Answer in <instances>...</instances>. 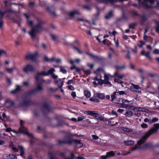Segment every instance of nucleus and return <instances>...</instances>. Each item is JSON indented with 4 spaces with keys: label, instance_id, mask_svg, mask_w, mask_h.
<instances>
[{
    "label": "nucleus",
    "instance_id": "1",
    "mask_svg": "<svg viewBox=\"0 0 159 159\" xmlns=\"http://www.w3.org/2000/svg\"><path fill=\"white\" fill-rule=\"evenodd\" d=\"M24 15L27 19V24H29L31 28V30L29 31V34L32 38H34L36 37L37 33L40 30H44L43 25L45 23V22L41 19L37 18L36 19L37 23L34 26L33 21L29 20L30 16L26 13H24Z\"/></svg>",
    "mask_w": 159,
    "mask_h": 159
},
{
    "label": "nucleus",
    "instance_id": "2",
    "mask_svg": "<svg viewBox=\"0 0 159 159\" xmlns=\"http://www.w3.org/2000/svg\"><path fill=\"white\" fill-rule=\"evenodd\" d=\"M154 127L152 128L147 132L144 133L142 136L141 138L139 140L137 143L138 149H145L151 146L149 143H146L143 144L147 139L152 134L156 132L159 129V124H153Z\"/></svg>",
    "mask_w": 159,
    "mask_h": 159
},
{
    "label": "nucleus",
    "instance_id": "3",
    "mask_svg": "<svg viewBox=\"0 0 159 159\" xmlns=\"http://www.w3.org/2000/svg\"><path fill=\"white\" fill-rule=\"evenodd\" d=\"M58 143L60 145L63 144H71L73 142H74L76 146L79 145L78 146L79 148H80L82 147V144L81 143L80 140H71L70 137L68 136H66L65 137L64 139L62 140H59L58 141Z\"/></svg>",
    "mask_w": 159,
    "mask_h": 159
},
{
    "label": "nucleus",
    "instance_id": "4",
    "mask_svg": "<svg viewBox=\"0 0 159 159\" xmlns=\"http://www.w3.org/2000/svg\"><path fill=\"white\" fill-rule=\"evenodd\" d=\"M37 87L34 89L28 91L26 93L27 95H30L36 93L38 91H40L43 90V88L41 84H37Z\"/></svg>",
    "mask_w": 159,
    "mask_h": 159
},
{
    "label": "nucleus",
    "instance_id": "5",
    "mask_svg": "<svg viewBox=\"0 0 159 159\" xmlns=\"http://www.w3.org/2000/svg\"><path fill=\"white\" fill-rule=\"evenodd\" d=\"M53 109L47 102L44 103L42 109V111L44 113L52 111Z\"/></svg>",
    "mask_w": 159,
    "mask_h": 159
},
{
    "label": "nucleus",
    "instance_id": "6",
    "mask_svg": "<svg viewBox=\"0 0 159 159\" xmlns=\"http://www.w3.org/2000/svg\"><path fill=\"white\" fill-rule=\"evenodd\" d=\"M33 102L30 100L24 99L22 102H20L18 106V107H24L29 106L31 105Z\"/></svg>",
    "mask_w": 159,
    "mask_h": 159
},
{
    "label": "nucleus",
    "instance_id": "7",
    "mask_svg": "<svg viewBox=\"0 0 159 159\" xmlns=\"http://www.w3.org/2000/svg\"><path fill=\"white\" fill-rule=\"evenodd\" d=\"M154 3V0H145L144 2H142L141 4L145 8L148 9L152 7Z\"/></svg>",
    "mask_w": 159,
    "mask_h": 159
},
{
    "label": "nucleus",
    "instance_id": "8",
    "mask_svg": "<svg viewBox=\"0 0 159 159\" xmlns=\"http://www.w3.org/2000/svg\"><path fill=\"white\" fill-rule=\"evenodd\" d=\"M25 122L23 120H21L20 121V129L21 131L22 132H25L26 134H27L28 136L30 138L33 137V135L32 134H30L27 132L26 130L27 129L25 128L23 125L24 124Z\"/></svg>",
    "mask_w": 159,
    "mask_h": 159
},
{
    "label": "nucleus",
    "instance_id": "9",
    "mask_svg": "<svg viewBox=\"0 0 159 159\" xmlns=\"http://www.w3.org/2000/svg\"><path fill=\"white\" fill-rule=\"evenodd\" d=\"M88 115L92 116L97 119H100V115L96 111H87L85 112Z\"/></svg>",
    "mask_w": 159,
    "mask_h": 159
},
{
    "label": "nucleus",
    "instance_id": "10",
    "mask_svg": "<svg viewBox=\"0 0 159 159\" xmlns=\"http://www.w3.org/2000/svg\"><path fill=\"white\" fill-rule=\"evenodd\" d=\"M38 55V53L36 52L33 54H29L26 55L25 58L27 60L30 59L32 61H34L35 60Z\"/></svg>",
    "mask_w": 159,
    "mask_h": 159
},
{
    "label": "nucleus",
    "instance_id": "11",
    "mask_svg": "<svg viewBox=\"0 0 159 159\" xmlns=\"http://www.w3.org/2000/svg\"><path fill=\"white\" fill-rule=\"evenodd\" d=\"M23 70L25 73H27L28 71L32 72L34 70L33 66L31 65H27L26 67L23 69Z\"/></svg>",
    "mask_w": 159,
    "mask_h": 159
},
{
    "label": "nucleus",
    "instance_id": "12",
    "mask_svg": "<svg viewBox=\"0 0 159 159\" xmlns=\"http://www.w3.org/2000/svg\"><path fill=\"white\" fill-rule=\"evenodd\" d=\"M14 104V102L9 100H7L5 102V105L7 108H9L13 106Z\"/></svg>",
    "mask_w": 159,
    "mask_h": 159
},
{
    "label": "nucleus",
    "instance_id": "13",
    "mask_svg": "<svg viewBox=\"0 0 159 159\" xmlns=\"http://www.w3.org/2000/svg\"><path fill=\"white\" fill-rule=\"evenodd\" d=\"M134 141L132 140H128L127 141H125L123 142V143L125 145L128 146H132L134 143Z\"/></svg>",
    "mask_w": 159,
    "mask_h": 159
},
{
    "label": "nucleus",
    "instance_id": "14",
    "mask_svg": "<svg viewBox=\"0 0 159 159\" xmlns=\"http://www.w3.org/2000/svg\"><path fill=\"white\" fill-rule=\"evenodd\" d=\"M93 96L95 97H97L99 98L100 99H103L105 98V95L103 93H97L94 94L93 95Z\"/></svg>",
    "mask_w": 159,
    "mask_h": 159
},
{
    "label": "nucleus",
    "instance_id": "15",
    "mask_svg": "<svg viewBox=\"0 0 159 159\" xmlns=\"http://www.w3.org/2000/svg\"><path fill=\"white\" fill-rule=\"evenodd\" d=\"M15 17H10L9 16V18H10V19L12 20L14 22L17 23L19 25H20V21H21V19L19 17H18L17 19L16 18V15L15 16Z\"/></svg>",
    "mask_w": 159,
    "mask_h": 159
},
{
    "label": "nucleus",
    "instance_id": "16",
    "mask_svg": "<svg viewBox=\"0 0 159 159\" xmlns=\"http://www.w3.org/2000/svg\"><path fill=\"white\" fill-rule=\"evenodd\" d=\"M85 53L87 55L90 56L94 60L100 59V58L98 57L95 55L89 53L87 52H86Z\"/></svg>",
    "mask_w": 159,
    "mask_h": 159
},
{
    "label": "nucleus",
    "instance_id": "17",
    "mask_svg": "<svg viewBox=\"0 0 159 159\" xmlns=\"http://www.w3.org/2000/svg\"><path fill=\"white\" fill-rule=\"evenodd\" d=\"M47 10L49 13L52 15H55V11L54 8L53 7H48L47 8Z\"/></svg>",
    "mask_w": 159,
    "mask_h": 159
},
{
    "label": "nucleus",
    "instance_id": "18",
    "mask_svg": "<svg viewBox=\"0 0 159 159\" xmlns=\"http://www.w3.org/2000/svg\"><path fill=\"white\" fill-rule=\"evenodd\" d=\"M77 14L78 15H80V12L78 10H75L73 11L70 12L69 14V15L73 17L74 16L75 14Z\"/></svg>",
    "mask_w": 159,
    "mask_h": 159
},
{
    "label": "nucleus",
    "instance_id": "19",
    "mask_svg": "<svg viewBox=\"0 0 159 159\" xmlns=\"http://www.w3.org/2000/svg\"><path fill=\"white\" fill-rule=\"evenodd\" d=\"M113 11H110L109 13L107 14L105 16V18L107 19H110L113 16Z\"/></svg>",
    "mask_w": 159,
    "mask_h": 159
},
{
    "label": "nucleus",
    "instance_id": "20",
    "mask_svg": "<svg viewBox=\"0 0 159 159\" xmlns=\"http://www.w3.org/2000/svg\"><path fill=\"white\" fill-rule=\"evenodd\" d=\"M16 69V67L14 66L12 68H6L5 70L10 74H11L13 72L14 69Z\"/></svg>",
    "mask_w": 159,
    "mask_h": 159
},
{
    "label": "nucleus",
    "instance_id": "21",
    "mask_svg": "<svg viewBox=\"0 0 159 159\" xmlns=\"http://www.w3.org/2000/svg\"><path fill=\"white\" fill-rule=\"evenodd\" d=\"M133 115V112L129 110L127 111L125 114V115L126 117H131Z\"/></svg>",
    "mask_w": 159,
    "mask_h": 159
},
{
    "label": "nucleus",
    "instance_id": "22",
    "mask_svg": "<svg viewBox=\"0 0 159 159\" xmlns=\"http://www.w3.org/2000/svg\"><path fill=\"white\" fill-rule=\"evenodd\" d=\"M115 68L117 70H122L124 69L125 68V66L124 65H122L121 66H117L116 65L114 66Z\"/></svg>",
    "mask_w": 159,
    "mask_h": 159
},
{
    "label": "nucleus",
    "instance_id": "23",
    "mask_svg": "<svg viewBox=\"0 0 159 159\" xmlns=\"http://www.w3.org/2000/svg\"><path fill=\"white\" fill-rule=\"evenodd\" d=\"M20 90V87L19 85H17L16 88L14 90L11 91V93L12 94L15 93Z\"/></svg>",
    "mask_w": 159,
    "mask_h": 159
},
{
    "label": "nucleus",
    "instance_id": "24",
    "mask_svg": "<svg viewBox=\"0 0 159 159\" xmlns=\"http://www.w3.org/2000/svg\"><path fill=\"white\" fill-rule=\"evenodd\" d=\"M44 60L46 62H52L54 61V57H52L51 58H49L48 57L46 56L44 57Z\"/></svg>",
    "mask_w": 159,
    "mask_h": 159
},
{
    "label": "nucleus",
    "instance_id": "25",
    "mask_svg": "<svg viewBox=\"0 0 159 159\" xmlns=\"http://www.w3.org/2000/svg\"><path fill=\"white\" fill-rule=\"evenodd\" d=\"M41 75L39 74V72H38L36 75L34 76L35 81L36 84L39 83V76Z\"/></svg>",
    "mask_w": 159,
    "mask_h": 159
},
{
    "label": "nucleus",
    "instance_id": "26",
    "mask_svg": "<svg viewBox=\"0 0 159 159\" xmlns=\"http://www.w3.org/2000/svg\"><path fill=\"white\" fill-rule=\"evenodd\" d=\"M84 95L87 98H89L91 96L90 92L87 90H84Z\"/></svg>",
    "mask_w": 159,
    "mask_h": 159
},
{
    "label": "nucleus",
    "instance_id": "27",
    "mask_svg": "<svg viewBox=\"0 0 159 159\" xmlns=\"http://www.w3.org/2000/svg\"><path fill=\"white\" fill-rule=\"evenodd\" d=\"M118 95V94H117L116 92H114L112 94L111 96V101L113 102L115 99H116V96Z\"/></svg>",
    "mask_w": 159,
    "mask_h": 159
},
{
    "label": "nucleus",
    "instance_id": "28",
    "mask_svg": "<svg viewBox=\"0 0 159 159\" xmlns=\"http://www.w3.org/2000/svg\"><path fill=\"white\" fill-rule=\"evenodd\" d=\"M3 119H2V120L3 121L7 120L9 119V116H6L5 113L4 112L2 113V115Z\"/></svg>",
    "mask_w": 159,
    "mask_h": 159
},
{
    "label": "nucleus",
    "instance_id": "29",
    "mask_svg": "<svg viewBox=\"0 0 159 159\" xmlns=\"http://www.w3.org/2000/svg\"><path fill=\"white\" fill-rule=\"evenodd\" d=\"M19 148L20 151V155L23 157L24 155V151L23 147L22 146L19 147Z\"/></svg>",
    "mask_w": 159,
    "mask_h": 159
},
{
    "label": "nucleus",
    "instance_id": "30",
    "mask_svg": "<svg viewBox=\"0 0 159 159\" xmlns=\"http://www.w3.org/2000/svg\"><path fill=\"white\" fill-rule=\"evenodd\" d=\"M155 29L157 32H159V22L156 21V25L155 26Z\"/></svg>",
    "mask_w": 159,
    "mask_h": 159
},
{
    "label": "nucleus",
    "instance_id": "31",
    "mask_svg": "<svg viewBox=\"0 0 159 159\" xmlns=\"http://www.w3.org/2000/svg\"><path fill=\"white\" fill-rule=\"evenodd\" d=\"M7 12L10 13H13L15 14V16L16 15V14L17 13V12L16 11H15L13 10L11 8H9L7 10Z\"/></svg>",
    "mask_w": 159,
    "mask_h": 159
},
{
    "label": "nucleus",
    "instance_id": "32",
    "mask_svg": "<svg viewBox=\"0 0 159 159\" xmlns=\"http://www.w3.org/2000/svg\"><path fill=\"white\" fill-rule=\"evenodd\" d=\"M96 98L97 97H95L93 96V97L91 98L90 99V100L91 101H93L94 102H99V99L98 98Z\"/></svg>",
    "mask_w": 159,
    "mask_h": 159
},
{
    "label": "nucleus",
    "instance_id": "33",
    "mask_svg": "<svg viewBox=\"0 0 159 159\" xmlns=\"http://www.w3.org/2000/svg\"><path fill=\"white\" fill-rule=\"evenodd\" d=\"M55 71V70L53 68H51L50 70H49L47 72L48 74V75H51V76L53 74V72Z\"/></svg>",
    "mask_w": 159,
    "mask_h": 159
},
{
    "label": "nucleus",
    "instance_id": "34",
    "mask_svg": "<svg viewBox=\"0 0 159 159\" xmlns=\"http://www.w3.org/2000/svg\"><path fill=\"white\" fill-rule=\"evenodd\" d=\"M137 149H138V148L137 145H136L134 147L131 148L129 151L128 152V153L129 154L131 153L133 151L136 150Z\"/></svg>",
    "mask_w": 159,
    "mask_h": 159
},
{
    "label": "nucleus",
    "instance_id": "35",
    "mask_svg": "<svg viewBox=\"0 0 159 159\" xmlns=\"http://www.w3.org/2000/svg\"><path fill=\"white\" fill-rule=\"evenodd\" d=\"M82 7L84 10H85L87 11H90L91 9V7L88 5L83 6Z\"/></svg>",
    "mask_w": 159,
    "mask_h": 159
},
{
    "label": "nucleus",
    "instance_id": "36",
    "mask_svg": "<svg viewBox=\"0 0 159 159\" xmlns=\"http://www.w3.org/2000/svg\"><path fill=\"white\" fill-rule=\"evenodd\" d=\"M106 154L108 157V158H110L114 156L115 155V153L112 151L107 152Z\"/></svg>",
    "mask_w": 159,
    "mask_h": 159
},
{
    "label": "nucleus",
    "instance_id": "37",
    "mask_svg": "<svg viewBox=\"0 0 159 159\" xmlns=\"http://www.w3.org/2000/svg\"><path fill=\"white\" fill-rule=\"evenodd\" d=\"M60 71L63 74H66L67 72L66 70L63 67L59 66Z\"/></svg>",
    "mask_w": 159,
    "mask_h": 159
},
{
    "label": "nucleus",
    "instance_id": "38",
    "mask_svg": "<svg viewBox=\"0 0 159 159\" xmlns=\"http://www.w3.org/2000/svg\"><path fill=\"white\" fill-rule=\"evenodd\" d=\"M136 25V24L134 23L130 24L129 25V28L130 29H133L135 28Z\"/></svg>",
    "mask_w": 159,
    "mask_h": 159
},
{
    "label": "nucleus",
    "instance_id": "39",
    "mask_svg": "<svg viewBox=\"0 0 159 159\" xmlns=\"http://www.w3.org/2000/svg\"><path fill=\"white\" fill-rule=\"evenodd\" d=\"M141 20L144 22L147 19V16L145 15H143L141 17Z\"/></svg>",
    "mask_w": 159,
    "mask_h": 159
},
{
    "label": "nucleus",
    "instance_id": "40",
    "mask_svg": "<svg viewBox=\"0 0 159 159\" xmlns=\"http://www.w3.org/2000/svg\"><path fill=\"white\" fill-rule=\"evenodd\" d=\"M99 76L100 77V79L98 80V83L100 85H102L103 84V80L101 79V76L100 75H99Z\"/></svg>",
    "mask_w": 159,
    "mask_h": 159
},
{
    "label": "nucleus",
    "instance_id": "41",
    "mask_svg": "<svg viewBox=\"0 0 159 159\" xmlns=\"http://www.w3.org/2000/svg\"><path fill=\"white\" fill-rule=\"evenodd\" d=\"M150 52H148L146 53L145 54V56L147 58H148V59L152 60V57L150 56L149 55L150 54Z\"/></svg>",
    "mask_w": 159,
    "mask_h": 159
},
{
    "label": "nucleus",
    "instance_id": "42",
    "mask_svg": "<svg viewBox=\"0 0 159 159\" xmlns=\"http://www.w3.org/2000/svg\"><path fill=\"white\" fill-rule=\"evenodd\" d=\"M6 130L7 132H9L11 131H13L14 133H18V132L14 130H12L11 128H8L6 129Z\"/></svg>",
    "mask_w": 159,
    "mask_h": 159
},
{
    "label": "nucleus",
    "instance_id": "43",
    "mask_svg": "<svg viewBox=\"0 0 159 159\" xmlns=\"http://www.w3.org/2000/svg\"><path fill=\"white\" fill-rule=\"evenodd\" d=\"M120 105L123 108L126 109L128 108L129 107V105L123 103H121Z\"/></svg>",
    "mask_w": 159,
    "mask_h": 159
},
{
    "label": "nucleus",
    "instance_id": "44",
    "mask_svg": "<svg viewBox=\"0 0 159 159\" xmlns=\"http://www.w3.org/2000/svg\"><path fill=\"white\" fill-rule=\"evenodd\" d=\"M48 90L50 92H55L58 90V88L53 89L52 88H49L48 89Z\"/></svg>",
    "mask_w": 159,
    "mask_h": 159
},
{
    "label": "nucleus",
    "instance_id": "45",
    "mask_svg": "<svg viewBox=\"0 0 159 159\" xmlns=\"http://www.w3.org/2000/svg\"><path fill=\"white\" fill-rule=\"evenodd\" d=\"M116 93L119 94V95H123L124 94H125V93L124 91H119L118 90H116Z\"/></svg>",
    "mask_w": 159,
    "mask_h": 159
},
{
    "label": "nucleus",
    "instance_id": "46",
    "mask_svg": "<svg viewBox=\"0 0 159 159\" xmlns=\"http://www.w3.org/2000/svg\"><path fill=\"white\" fill-rule=\"evenodd\" d=\"M39 74L40 75H42L44 76H48V74L47 72L45 71H43L42 72H39Z\"/></svg>",
    "mask_w": 159,
    "mask_h": 159
},
{
    "label": "nucleus",
    "instance_id": "47",
    "mask_svg": "<svg viewBox=\"0 0 159 159\" xmlns=\"http://www.w3.org/2000/svg\"><path fill=\"white\" fill-rule=\"evenodd\" d=\"M85 117L84 116H81L78 117L77 119V121H79L83 120L85 118Z\"/></svg>",
    "mask_w": 159,
    "mask_h": 159
},
{
    "label": "nucleus",
    "instance_id": "48",
    "mask_svg": "<svg viewBox=\"0 0 159 159\" xmlns=\"http://www.w3.org/2000/svg\"><path fill=\"white\" fill-rule=\"evenodd\" d=\"M131 84L133 87L136 89H139L140 88V86L138 85H136L134 84L133 83H131Z\"/></svg>",
    "mask_w": 159,
    "mask_h": 159
},
{
    "label": "nucleus",
    "instance_id": "49",
    "mask_svg": "<svg viewBox=\"0 0 159 159\" xmlns=\"http://www.w3.org/2000/svg\"><path fill=\"white\" fill-rule=\"evenodd\" d=\"M55 61L57 63H60L61 62V60L60 58H57V59H56L54 58V61Z\"/></svg>",
    "mask_w": 159,
    "mask_h": 159
},
{
    "label": "nucleus",
    "instance_id": "50",
    "mask_svg": "<svg viewBox=\"0 0 159 159\" xmlns=\"http://www.w3.org/2000/svg\"><path fill=\"white\" fill-rule=\"evenodd\" d=\"M127 54H126V58L129 59H130L131 58L130 55V52L129 50L127 51Z\"/></svg>",
    "mask_w": 159,
    "mask_h": 159
},
{
    "label": "nucleus",
    "instance_id": "51",
    "mask_svg": "<svg viewBox=\"0 0 159 159\" xmlns=\"http://www.w3.org/2000/svg\"><path fill=\"white\" fill-rule=\"evenodd\" d=\"M141 109V107H135L134 108V111H135L139 112V109Z\"/></svg>",
    "mask_w": 159,
    "mask_h": 159
},
{
    "label": "nucleus",
    "instance_id": "52",
    "mask_svg": "<svg viewBox=\"0 0 159 159\" xmlns=\"http://www.w3.org/2000/svg\"><path fill=\"white\" fill-rule=\"evenodd\" d=\"M49 158L50 159H54L55 158V156L52 153H49Z\"/></svg>",
    "mask_w": 159,
    "mask_h": 159
},
{
    "label": "nucleus",
    "instance_id": "53",
    "mask_svg": "<svg viewBox=\"0 0 159 159\" xmlns=\"http://www.w3.org/2000/svg\"><path fill=\"white\" fill-rule=\"evenodd\" d=\"M35 3L34 2H30L29 3V6L30 7L32 8L34 7Z\"/></svg>",
    "mask_w": 159,
    "mask_h": 159
},
{
    "label": "nucleus",
    "instance_id": "54",
    "mask_svg": "<svg viewBox=\"0 0 159 159\" xmlns=\"http://www.w3.org/2000/svg\"><path fill=\"white\" fill-rule=\"evenodd\" d=\"M141 127L143 128H146L148 127V125L145 123H143L141 125Z\"/></svg>",
    "mask_w": 159,
    "mask_h": 159
},
{
    "label": "nucleus",
    "instance_id": "55",
    "mask_svg": "<svg viewBox=\"0 0 159 159\" xmlns=\"http://www.w3.org/2000/svg\"><path fill=\"white\" fill-rule=\"evenodd\" d=\"M3 54H6V52L3 50H0V57Z\"/></svg>",
    "mask_w": 159,
    "mask_h": 159
},
{
    "label": "nucleus",
    "instance_id": "56",
    "mask_svg": "<svg viewBox=\"0 0 159 159\" xmlns=\"http://www.w3.org/2000/svg\"><path fill=\"white\" fill-rule=\"evenodd\" d=\"M63 85V82L61 81L58 84V86L60 88H61Z\"/></svg>",
    "mask_w": 159,
    "mask_h": 159
},
{
    "label": "nucleus",
    "instance_id": "57",
    "mask_svg": "<svg viewBox=\"0 0 159 159\" xmlns=\"http://www.w3.org/2000/svg\"><path fill=\"white\" fill-rule=\"evenodd\" d=\"M51 36L52 39L54 40H56L57 38V37L56 35L53 34H51Z\"/></svg>",
    "mask_w": 159,
    "mask_h": 159
},
{
    "label": "nucleus",
    "instance_id": "58",
    "mask_svg": "<svg viewBox=\"0 0 159 159\" xmlns=\"http://www.w3.org/2000/svg\"><path fill=\"white\" fill-rule=\"evenodd\" d=\"M114 82H117L118 83H120V84H122L123 83V82L120 80L119 79H114Z\"/></svg>",
    "mask_w": 159,
    "mask_h": 159
},
{
    "label": "nucleus",
    "instance_id": "59",
    "mask_svg": "<svg viewBox=\"0 0 159 159\" xmlns=\"http://www.w3.org/2000/svg\"><path fill=\"white\" fill-rule=\"evenodd\" d=\"M154 54H159V50L158 49H155L153 52Z\"/></svg>",
    "mask_w": 159,
    "mask_h": 159
},
{
    "label": "nucleus",
    "instance_id": "60",
    "mask_svg": "<svg viewBox=\"0 0 159 159\" xmlns=\"http://www.w3.org/2000/svg\"><path fill=\"white\" fill-rule=\"evenodd\" d=\"M4 13V12H3L1 10H0V19L3 17Z\"/></svg>",
    "mask_w": 159,
    "mask_h": 159
},
{
    "label": "nucleus",
    "instance_id": "61",
    "mask_svg": "<svg viewBox=\"0 0 159 159\" xmlns=\"http://www.w3.org/2000/svg\"><path fill=\"white\" fill-rule=\"evenodd\" d=\"M131 102V101H129L126 99H122V103H124L125 102L129 103V102Z\"/></svg>",
    "mask_w": 159,
    "mask_h": 159
},
{
    "label": "nucleus",
    "instance_id": "62",
    "mask_svg": "<svg viewBox=\"0 0 159 159\" xmlns=\"http://www.w3.org/2000/svg\"><path fill=\"white\" fill-rule=\"evenodd\" d=\"M83 71L86 74L89 75L91 74V72L89 70H83Z\"/></svg>",
    "mask_w": 159,
    "mask_h": 159
},
{
    "label": "nucleus",
    "instance_id": "63",
    "mask_svg": "<svg viewBox=\"0 0 159 159\" xmlns=\"http://www.w3.org/2000/svg\"><path fill=\"white\" fill-rule=\"evenodd\" d=\"M158 120V118H154L152 119V122L154 123L157 121Z\"/></svg>",
    "mask_w": 159,
    "mask_h": 159
},
{
    "label": "nucleus",
    "instance_id": "64",
    "mask_svg": "<svg viewBox=\"0 0 159 159\" xmlns=\"http://www.w3.org/2000/svg\"><path fill=\"white\" fill-rule=\"evenodd\" d=\"M99 119L100 120H102L103 121L106 122L108 121V120L107 119L102 117H101L100 119Z\"/></svg>",
    "mask_w": 159,
    "mask_h": 159
}]
</instances>
